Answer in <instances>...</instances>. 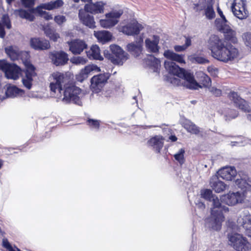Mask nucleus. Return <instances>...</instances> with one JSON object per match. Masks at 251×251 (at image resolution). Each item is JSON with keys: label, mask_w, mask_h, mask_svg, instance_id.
Instances as JSON below:
<instances>
[{"label": "nucleus", "mask_w": 251, "mask_h": 251, "mask_svg": "<svg viewBox=\"0 0 251 251\" xmlns=\"http://www.w3.org/2000/svg\"><path fill=\"white\" fill-rule=\"evenodd\" d=\"M94 66H87L85 68L82 69L80 73L76 75V80L77 81L82 82L85 79H86L88 76V75L92 71L94 70Z\"/></svg>", "instance_id": "31"}, {"label": "nucleus", "mask_w": 251, "mask_h": 251, "mask_svg": "<svg viewBox=\"0 0 251 251\" xmlns=\"http://www.w3.org/2000/svg\"><path fill=\"white\" fill-rule=\"evenodd\" d=\"M29 43L31 48L36 50H46L50 47L49 41L42 38H31Z\"/></svg>", "instance_id": "16"}, {"label": "nucleus", "mask_w": 251, "mask_h": 251, "mask_svg": "<svg viewBox=\"0 0 251 251\" xmlns=\"http://www.w3.org/2000/svg\"><path fill=\"white\" fill-rule=\"evenodd\" d=\"M94 34L99 41L102 42L109 41L112 36L109 31L105 30L95 31Z\"/></svg>", "instance_id": "32"}, {"label": "nucleus", "mask_w": 251, "mask_h": 251, "mask_svg": "<svg viewBox=\"0 0 251 251\" xmlns=\"http://www.w3.org/2000/svg\"><path fill=\"white\" fill-rule=\"evenodd\" d=\"M164 66L170 74L179 77L184 69L180 68L174 62L165 61Z\"/></svg>", "instance_id": "27"}, {"label": "nucleus", "mask_w": 251, "mask_h": 251, "mask_svg": "<svg viewBox=\"0 0 251 251\" xmlns=\"http://www.w3.org/2000/svg\"><path fill=\"white\" fill-rule=\"evenodd\" d=\"M86 123L90 128L99 130L100 127V121L99 120L87 118Z\"/></svg>", "instance_id": "39"}, {"label": "nucleus", "mask_w": 251, "mask_h": 251, "mask_svg": "<svg viewBox=\"0 0 251 251\" xmlns=\"http://www.w3.org/2000/svg\"><path fill=\"white\" fill-rule=\"evenodd\" d=\"M81 1L84 2H87L88 3L92 2V0H81Z\"/></svg>", "instance_id": "61"}, {"label": "nucleus", "mask_w": 251, "mask_h": 251, "mask_svg": "<svg viewBox=\"0 0 251 251\" xmlns=\"http://www.w3.org/2000/svg\"><path fill=\"white\" fill-rule=\"evenodd\" d=\"M209 185L216 193L223 192L226 189V185L223 181L219 180L217 176H213L210 180Z\"/></svg>", "instance_id": "25"}, {"label": "nucleus", "mask_w": 251, "mask_h": 251, "mask_svg": "<svg viewBox=\"0 0 251 251\" xmlns=\"http://www.w3.org/2000/svg\"><path fill=\"white\" fill-rule=\"evenodd\" d=\"M170 81L171 83L176 84L177 85H179L180 83V80L179 78L175 77L171 78Z\"/></svg>", "instance_id": "57"}, {"label": "nucleus", "mask_w": 251, "mask_h": 251, "mask_svg": "<svg viewBox=\"0 0 251 251\" xmlns=\"http://www.w3.org/2000/svg\"><path fill=\"white\" fill-rule=\"evenodd\" d=\"M49 57L52 63L56 66H62L67 64L69 60L68 54L63 50L50 52Z\"/></svg>", "instance_id": "12"}, {"label": "nucleus", "mask_w": 251, "mask_h": 251, "mask_svg": "<svg viewBox=\"0 0 251 251\" xmlns=\"http://www.w3.org/2000/svg\"><path fill=\"white\" fill-rule=\"evenodd\" d=\"M0 70L4 73L5 77L8 79L17 80L22 70L20 67L15 63H8L5 60H0Z\"/></svg>", "instance_id": "6"}, {"label": "nucleus", "mask_w": 251, "mask_h": 251, "mask_svg": "<svg viewBox=\"0 0 251 251\" xmlns=\"http://www.w3.org/2000/svg\"><path fill=\"white\" fill-rule=\"evenodd\" d=\"M5 36L4 25L0 22V37L3 38Z\"/></svg>", "instance_id": "55"}, {"label": "nucleus", "mask_w": 251, "mask_h": 251, "mask_svg": "<svg viewBox=\"0 0 251 251\" xmlns=\"http://www.w3.org/2000/svg\"><path fill=\"white\" fill-rule=\"evenodd\" d=\"M4 161L0 159V169L2 168L3 165Z\"/></svg>", "instance_id": "60"}, {"label": "nucleus", "mask_w": 251, "mask_h": 251, "mask_svg": "<svg viewBox=\"0 0 251 251\" xmlns=\"http://www.w3.org/2000/svg\"><path fill=\"white\" fill-rule=\"evenodd\" d=\"M75 2L78 3L80 0H73Z\"/></svg>", "instance_id": "64"}, {"label": "nucleus", "mask_w": 251, "mask_h": 251, "mask_svg": "<svg viewBox=\"0 0 251 251\" xmlns=\"http://www.w3.org/2000/svg\"><path fill=\"white\" fill-rule=\"evenodd\" d=\"M64 4V2L62 0H56L55 1H51L48 3L42 4L43 9L51 10L54 9H57L61 7Z\"/></svg>", "instance_id": "34"}, {"label": "nucleus", "mask_w": 251, "mask_h": 251, "mask_svg": "<svg viewBox=\"0 0 251 251\" xmlns=\"http://www.w3.org/2000/svg\"><path fill=\"white\" fill-rule=\"evenodd\" d=\"M54 20L58 25H61L66 22V17L63 15H57L54 17Z\"/></svg>", "instance_id": "52"}, {"label": "nucleus", "mask_w": 251, "mask_h": 251, "mask_svg": "<svg viewBox=\"0 0 251 251\" xmlns=\"http://www.w3.org/2000/svg\"><path fill=\"white\" fill-rule=\"evenodd\" d=\"M111 76L108 73L100 74L93 76L91 79L90 88L93 92L100 93Z\"/></svg>", "instance_id": "9"}, {"label": "nucleus", "mask_w": 251, "mask_h": 251, "mask_svg": "<svg viewBox=\"0 0 251 251\" xmlns=\"http://www.w3.org/2000/svg\"><path fill=\"white\" fill-rule=\"evenodd\" d=\"M23 5L29 9H31V11L33 12L34 9H33L35 5V0H20Z\"/></svg>", "instance_id": "46"}, {"label": "nucleus", "mask_w": 251, "mask_h": 251, "mask_svg": "<svg viewBox=\"0 0 251 251\" xmlns=\"http://www.w3.org/2000/svg\"><path fill=\"white\" fill-rule=\"evenodd\" d=\"M246 2V0H234L231 6L233 13L239 19H244L247 17Z\"/></svg>", "instance_id": "13"}, {"label": "nucleus", "mask_w": 251, "mask_h": 251, "mask_svg": "<svg viewBox=\"0 0 251 251\" xmlns=\"http://www.w3.org/2000/svg\"><path fill=\"white\" fill-rule=\"evenodd\" d=\"M212 207L211 209V215L214 218V225L212 228L216 230L221 228L222 223L224 221L223 212H228V208L222 206L218 198L215 196L212 199Z\"/></svg>", "instance_id": "3"}, {"label": "nucleus", "mask_w": 251, "mask_h": 251, "mask_svg": "<svg viewBox=\"0 0 251 251\" xmlns=\"http://www.w3.org/2000/svg\"><path fill=\"white\" fill-rule=\"evenodd\" d=\"M157 37L155 35L153 36L154 40L151 41L149 38L145 40V44L147 49L150 52L152 53H158L159 52V47L158 46L159 39H156Z\"/></svg>", "instance_id": "29"}, {"label": "nucleus", "mask_w": 251, "mask_h": 251, "mask_svg": "<svg viewBox=\"0 0 251 251\" xmlns=\"http://www.w3.org/2000/svg\"><path fill=\"white\" fill-rule=\"evenodd\" d=\"M190 60L192 62H196L199 64H204L209 63V61L207 58L201 56H193L191 57Z\"/></svg>", "instance_id": "45"}, {"label": "nucleus", "mask_w": 251, "mask_h": 251, "mask_svg": "<svg viewBox=\"0 0 251 251\" xmlns=\"http://www.w3.org/2000/svg\"><path fill=\"white\" fill-rule=\"evenodd\" d=\"M18 11L19 15L21 18L29 20L30 21L34 20V16L25 10L20 9Z\"/></svg>", "instance_id": "42"}, {"label": "nucleus", "mask_w": 251, "mask_h": 251, "mask_svg": "<svg viewBox=\"0 0 251 251\" xmlns=\"http://www.w3.org/2000/svg\"><path fill=\"white\" fill-rule=\"evenodd\" d=\"M243 39L246 45L251 49V33L246 32L244 33Z\"/></svg>", "instance_id": "49"}, {"label": "nucleus", "mask_w": 251, "mask_h": 251, "mask_svg": "<svg viewBox=\"0 0 251 251\" xmlns=\"http://www.w3.org/2000/svg\"><path fill=\"white\" fill-rule=\"evenodd\" d=\"M45 32L47 36L53 41H56L59 37L58 34L54 33L51 29L47 30Z\"/></svg>", "instance_id": "50"}, {"label": "nucleus", "mask_w": 251, "mask_h": 251, "mask_svg": "<svg viewBox=\"0 0 251 251\" xmlns=\"http://www.w3.org/2000/svg\"><path fill=\"white\" fill-rule=\"evenodd\" d=\"M217 11H218L219 15L221 17V18L224 22V24H226V23L227 22V21L224 15L223 14L222 11L218 7L217 9Z\"/></svg>", "instance_id": "54"}, {"label": "nucleus", "mask_w": 251, "mask_h": 251, "mask_svg": "<svg viewBox=\"0 0 251 251\" xmlns=\"http://www.w3.org/2000/svg\"><path fill=\"white\" fill-rule=\"evenodd\" d=\"M7 56L12 61L21 59L25 66V76L22 78L24 86L29 90L32 85L33 77L37 75L35 67L31 63L29 55L25 51H21L17 46H10L4 49Z\"/></svg>", "instance_id": "2"}, {"label": "nucleus", "mask_w": 251, "mask_h": 251, "mask_svg": "<svg viewBox=\"0 0 251 251\" xmlns=\"http://www.w3.org/2000/svg\"><path fill=\"white\" fill-rule=\"evenodd\" d=\"M248 119L249 120L251 121V114H249L248 115Z\"/></svg>", "instance_id": "63"}, {"label": "nucleus", "mask_w": 251, "mask_h": 251, "mask_svg": "<svg viewBox=\"0 0 251 251\" xmlns=\"http://www.w3.org/2000/svg\"><path fill=\"white\" fill-rule=\"evenodd\" d=\"M88 13L84 10L80 9L78 12L79 19L85 25L90 28H94L96 27V25L94 17Z\"/></svg>", "instance_id": "22"}, {"label": "nucleus", "mask_w": 251, "mask_h": 251, "mask_svg": "<svg viewBox=\"0 0 251 251\" xmlns=\"http://www.w3.org/2000/svg\"><path fill=\"white\" fill-rule=\"evenodd\" d=\"M123 14L122 10L111 11L105 14V19H101L100 24L105 28H110L115 26L119 22V19Z\"/></svg>", "instance_id": "10"}, {"label": "nucleus", "mask_w": 251, "mask_h": 251, "mask_svg": "<svg viewBox=\"0 0 251 251\" xmlns=\"http://www.w3.org/2000/svg\"><path fill=\"white\" fill-rule=\"evenodd\" d=\"M201 195L202 198L209 201H211L212 199L215 196L213 194L212 191L209 189L202 190Z\"/></svg>", "instance_id": "40"}, {"label": "nucleus", "mask_w": 251, "mask_h": 251, "mask_svg": "<svg viewBox=\"0 0 251 251\" xmlns=\"http://www.w3.org/2000/svg\"><path fill=\"white\" fill-rule=\"evenodd\" d=\"M204 15L208 19L211 20L214 18L215 13L213 6L211 4L208 5L204 9Z\"/></svg>", "instance_id": "41"}, {"label": "nucleus", "mask_w": 251, "mask_h": 251, "mask_svg": "<svg viewBox=\"0 0 251 251\" xmlns=\"http://www.w3.org/2000/svg\"><path fill=\"white\" fill-rule=\"evenodd\" d=\"M87 60L81 56H74L71 58V62L75 65H84L86 63Z\"/></svg>", "instance_id": "44"}, {"label": "nucleus", "mask_w": 251, "mask_h": 251, "mask_svg": "<svg viewBox=\"0 0 251 251\" xmlns=\"http://www.w3.org/2000/svg\"><path fill=\"white\" fill-rule=\"evenodd\" d=\"M2 246L7 251H22L16 246L13 247L7 238H3L2 240Z\"/></svg>", "instance_id": "38"}, {"label": "nucleus", "mask_w": 251, "mask_h": 251, "mask_svg": "<svg viewBox=\"0 0 251 251\" xmlns=\"http://www.w3.org/2000/svg\"><path fill=\"white\" fill-rule=\"evenodd\" d=\"M164 56L171 60L175 61L179 63H185L184 55L178 54L169 50H166L164 53Z\"/></svg>", "instance_id": "30"}, {"label": "nucleus", "mask_w": 251, "mask_h": 251, "mask_svg": "<svg viewBox=\"0 0 251 251\" xmlns=\"http://www.w3.org/2000/svg\"><path fill=\"white\" fill-rule=\"evenodd\" d=\"M214 0H207L208 5L211 4L212 5Z\"/></svg>", "instance_id": "59"}, {"label": "nucleus", "mask_w": 251, "mask_h": 251, "mask_svg": "<svg viewBox=\"0 0 251 251\" xmlns=\"http://www.w3.org/2000/svg\"><path fill=\"white\" fill-rule=\"evenodd\" d=\"M43 8L42 7V5L40 6H38L36 8V10L40 13L41 15L44 16V17L47 20H51L52 19V15L49 13L45 11H43L42 10Z\"/></svg>", "instance_id": "47"}, {"label": "nucleus", "mask_w": 251, "mask_h": 251, "mask_svg": "<svg viewBox=\"0 0 251 251\" xmlns=\"http://www.w3.org/2000/svg\"><path fill=\"white\" fill-rule=\"evenodd\" d=\"M228 98L231 100L235 107L245 113L251 112V107L249 103L244 99H242L237 92L231 91L228 94Z\"/></svg>", "instance_id": "11"}, {"label": "nucleus", "mask_w": 251, "mask_h": 251, "mask_svg": "<svg viewBox=\"0 0 251 251\" xmlns=\"http://www.w3.org/2000/svg\"><path fill=\"white\" fill-rule=\"evenodd\" d=\"M207 71L211 75L214 76H217L219 73L218 69L213 66H208L207 67Z\"/></svg>", "instance_id": "53"}, {"label": "nucleus", "mask_w": 251, "mask_h": 251, "mask_svg": "<svg viewBox=\"0 0 251 251\" xmlns=\"http://www.w3.org/2000/svg\"><path fill=\"white\" fill-rule=\"evenodd\" d=\"M127 49L135 57H138L141 54L142 50V47L141 44H135L131 43L127 45Z\"/></svg>", "instance_id": "33"}, {"label": "nucleus", "mask_w": 251, "mask_h": 251, "mask_svg": "<svg viewBox=\"0 0 251 251\" xmlns=\"http://www.w3.org/2000/svg\"><path fill=\"white\" fill-rule=\"evenodd\" d=\"M180 125L188 132L191 134L197 135L200 132V128L188 119L182 118L180 121Z\"/></svg>", "instance_id": "24"}, {"label": "nucleus", "mask_w": 251, "mask_h": 251, "mask_svg": "<svg viewBox=\"0 0 251 251\" xmlns=\"http://www.w3.org/2000/svg\"><path fill=\"white\" fill-rule=\"evenodd\" d=\"M183 71L179 78H183L186 81L187 83L186 84V86L187 88L197 90L199 89V87H201V85L195 79L192 74L188 72L185 69H183Z\"/></svg>", "instance_id": "19"}, {"label": "nucleus", "mask_w": 251, "mask_h": 251, "mask_svg": "<svg viewBox=\"0 0 251 251\" xmlns=\"http://www.w3.org/2000/svg\"><path fill=\"white\" fill-rule=\"evenodd\" d=\"M53 81L50 83V90L53 92H56L58 90L61 93L63 91V87L64 88L69 85L73 80L70 76L66 74H64L59 72H54L52 74Z\"/></svg>", "instance_id": "5"}, {"label": "nucleus", "mask_w": 251, "mask_h": 251, "mask_svg": "<svg viewBox=\"0 0 251 251\" xmlns=\"http://www.w3.org/2000/svg\"><path fill=\"white\" fill-rule=\"evenodd\" d=\"M150 57V61L151 68L153 69V72H159L161 67L160 60L152 55H151Z\"/></svg>", "instance_id": "36"}, {"label": "nucleus", "mask_w": 251, "mask_h": 251, "mask_svg": "<svg viewBox=\"0 0 251 251\" xmlns=\"http://www.w3.org/2000/svg\"><path fill=\"white\" fill-rule=\"evenodd\" d=\"M229 245L236 251H251V244L243 235L237 233L227 234Z\"/></svg>", "instance_id": "4"}, {"label": "nucleus", "mask_w": 251, "mask_h": 251, "mask_svg": "<svg viewBox=\"0 0 251 251\" xmlns=\"http://www.w3.org/2000/svg\"><path fill=\"white\" fill-rule=\"evenodd\" d=\"M105 3L102 1L87 3L84 6L85 12L92 14H102L104 12Z\"/></svg>", "instance_id": "18"}, {"label": "nucleus", "mask_w": 251, "mask_h": 251, "mask_svg": "<svg viewBox=\"0 0 251 251\" xmlns=\"http://www.w3.org/2000/svg\"><path fill=\"white\" fill-rule=\"evenodd\" d=\"M209 90L210 92L215 97H220L222 95V91L221 89H218L215 87L209 88Z\"/></svg>", "instance_id": "51"}, {"label": "nucleus", "mask_w": 251, "mask_h": 251, "mask_svg": "<svg viewBox=\"0 0 251 251\" xmlns=\"http://www.w3.org/2000/svg\"><path fill=\"white\" fill-rule=\"evenodd\" d=\"M169 138L172 142H176L177 140V138L175 135H171L170 136H169Z\"/></svg>", "instance_id": "58"}, {"label": "nucleus", "mask_w": 251, "mask_h": 251, "mask_svg": "<svg viewBox=\"0 0 251 251\" xmlns=\"http://www.w3.org/2000/svg\"><path fill=\"white\" fill-rule=\"evenodd\" d=\"M70 51L74 55L80 54L88 48L87 43L84 40L76 39L68 42Z\"/></svg>", "instance_id": "14"}, {"label": "nucleus", "mask_w": 251, "mask_h": 251, "mask_svg": "<svg viewBox=\"0 0 251 251\" xmlns=\"http://www.w3.org/2000/svg\"><path fill=\"white\" fill-rule=\"evenodd\" d=\"M15 0H6L7 3L10 4Z\"/></svg>", "instance_id": "62"}, {"label": "nucleus", "mask_w": 251, "mask_h": 251, "mask_svg": "<svg viewBox=\"0 0 251 251\" xmlns=\"http://www.w3.org/2000/svg\"><path fill=\"white\" fill-rule=\"evenodd\" d=\"M218 175L223 179L232 180L237 175V171L234 167L226 166L218 172Z\"/></svg>", "instance_id": "20"}, {"label": "nucleus", "mask_w": 251, "mask_h": 251, "mask_svg": "<svg viewBox=\"0 0 251 251\" xmlns=\"http://www.w3.org/2000/svg\"><path fill=\"white\" fill-rule=\"evenodd\" d=\"M184 153L185 150L182 148L179 150L178 153L174 155L175 159L181 165L183 164L185 162Z\"/></svg>", "instance_id": "43"}, {"label": "nucleus", "mask_w": 251, "mask_h": 251, "mask_svg": "<svg viewBox=\"0 0 251 251\" xmlns=\"http://www.w3.org/2000/svg\"><path fill=\"white\" fill-rule=\"evenodd\" d=\"M208 43L212 56L219 61L227 63L234 60L239 56V52L237 48L231 44L225 45L218 35H212Z\"/></svg>", "instance_id": "1"}, {"label": "nucleus", "mask_w": 251, "mask_h": 251, "mask_svg": "<svg viewBox=\"0 0 251 251\" xmlns=\"http://www.w3.org/2000/svg\"><path fill=\"white\" fill-rule=\"evenodd\" d=\"M164 138L161 135H155L151 137L147 142L149 146L151 147L157 153L160 151L164 145Z\"/></svg>", "instance_id": "21"}, {"label": "nucleus", "mask_w": 251, "mask_h": 251, "mask_svg": "<svg viewBox=\"0 0 251 251\" xmlns=\"http://www.w3.org/2000/svg\"><path fill=\"white\" fill-rule=\"evenodd\" d=\"M242 201L241 194L238 192L236 193L229 192L227 194L223 195L221 197V202L229 206L234 205L238 203L242 202Z\"/></svg>", "instance_id": "15"}, {"label": "nucleus", "mask_w": 251, "mask_h": 251, "mask_svg": "<svg viewBox=\"0 0 251 251\" xmlns=\"http://www.w3.org/2000/svg\"><path fill=\"white\" fill-rule=\"evenodd\" d=\"M143 28L142 25L138 23H130L122 28L123 33L127 35H135L139 34Z\"/></svg>", "instance_id": "23"}, {"label": "nucleus", "mask_w": 251, "mask_h": 251, "mask_svg": "<svg viewBox=\"0 0 251 251\" xmlns=\"http://www.w3.org/2000/svg\"><path fill=\"white\" fill-rule=\"evenodd\" d=\"M198 82L200 85L201 88L202 87H208L211 85V80L210 77L202 71L197 72L196 73Z\"/></svg>", "instance_id": "26"}, {"label": "nucleus", "mask_w": 251, "mask_h": 251, "mask_svg": "<svg viewBox=\"0 0 251 251\" xmlns=\"http://www.w3.org/2000/svg\"><path fill=\"white\" fill-rule=\"evenodd\" d=\"M81 92V89L77 87L73 81L64 88L62 101L66 103L73 102L79 104L81 102L79 95Z\"/></svg>", "instance_id": "8"}, {"label": "nucleus", "mask_w": 251, "mask_h": 251, "mask_svg": "<svg viewBox=\"0 0 251 251\" xmlns=\"http://www.w3.org/2000/svg\"><path fill=\"white\" fill-rule=\"evenodd\" d=\"M24 92L23 90L18 88L16 86H9L6 90L5 95L7 97H15L19 95L24 93Z\"/></svg>", "instance_id": "35"}, {"label": "nucleus", "mask_w": 251, "mask_h": 251, "mask_svg": "<svg viewBox=\"0 0 251 251\" xmlns=\"http://www.w3.org/2000/svg\"><path fill=\"white\" fill-rule=\"evenodd\" d=\"M194 8L196 12H200L203 9L202 6H200V4L198 3L194 4Z\"/></svg>", "instance_id": "56"}, {"label": "nucleus", "mask_w": 251, "mask_h": 251, "mask_svg": "<svg viewBox=\"0 0 251 251\" xmlns=\"http://www.w3.org/2000/svg\"><path fill=\"white\" fill-rule=\"evenodd\" d=\"M87 57L90 59L102 60L103 57L100 55L99 47L97 45H92L90 49L86 51Z\"/></svg>", "instance_id": "28"}, {"label": "nucleus", "mask_w": 251, "mask_h": 251, "mask_svg": "<svg viewBox=\"0 0 251 251\" xmlns=\"http://www.w3.org/2000/svg\"><path fill=\"white\" fill-rule=\"evenodd\" d=\"M186 38L185 44L182 46L176 45L174 46V50L176 52H180L185 50L187 48L191 45V38L185 36Z\"/></svg>", "instance_id": "37"}, {"label": "nucleus", "mask_w": 251, "mask_h": 251, "mask_svg": "<svg viewBox=\"0 0 251 251\" xmlns=\"http://www.w3.org/2000/svg\"><path fill=\"white\" fill-rule=\"evenodd\" d=\"M219 30L223 33L226 41L233 44L237 43L238 40L236 37V32L235 30L231 29L230 26L226 24L222 25L219 28Z\"/></svg>", "instance_id": "17"}, {"label": "nucleus", "mask_w": 251, "mask_h": 251, "mask_svg": "<svg viewBox=\"0 0 251 251\" xmlns=\"http://www.w3.org/2000/svg\"><path fill=\"white\" fill-rule=\"evenodd\" d=\"M2 24L5 26L7 29L11 28V24L9 16L7 14L3 15L1 18Z\"/></svg>", "instance_id": "48"}, {"label": "nucleus", "mask_w": 251, "mask_h": 251, "mask_svg": "<svg viewBox=\"0 0 251 251\" xmlns=\"http://www.w3.org/2000/svg\"><path fill=\"white\" fill-rule=\"evenodd\" d=\"M110 50L111 53L105 55L114 64L122 65L128 58V54L118 45H110Z\"/></svg>", "instance_id": "7"}]
</instances>
